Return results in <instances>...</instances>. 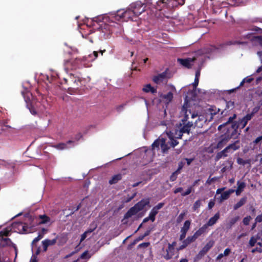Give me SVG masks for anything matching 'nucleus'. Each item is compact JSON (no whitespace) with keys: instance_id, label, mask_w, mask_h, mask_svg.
<instances>
[{"instance_id":"f257e3e1","label":"nucleus","mask_w":262,"mask_h":262,"mask_svg":"<svg viewBox=\"0 0 262 262\" xmlns=\"http://www.w3.org/2000/svg\"><path fill=\"white\" fill-rule=\"evenodd\" d=\"M200 76V72L197 71L195 73V77L194 82L192 86L193 90L188 93V95L186 96L185 104H184L181 112V119L182 123H180L179 125L176 121H166L162 123V125L166 126L165 130L166 135L168 137L167 139H165L163 138H159L156 140L152 144V149L155 150L156 148H159L160 146L163 152H165L170 147H174L176 146L178 142L175 139H179L181 137L183 133H188L190 130L191 127L193 125V122L188 121V116L191 115L192 119L194 118L196 115L194 113L191 114L190 111L187 110V103L191 99H195V89L199 83V79Z\"/></svg>"},{"instance_id":"f03ea898","label":"nucleus","mask_w":262,"mask_h":262,"mask_svg":"<svg viewBox=\"0 0 262 262\" xmlns=\"http://www.w3.org/2000/svg\"><path fill=\"white\" fill-rule=\"evenodd\" d=\"M136 16L134 15L133 11L129 7L126 10H119L108 15L99 16L95 19L96 21H102L105 25L108 26L106 28H104L105 31H102L104 33V37L107 39L110 37L112 32L121 34L123 31L122 25L116 21L121 20L128 21V20H134Z\"/></svg>"},{"instance_id":"7ed1b4c3","label":"nucleus","mask_w":262,"mask_h":262,"mask_svg":"<svg viewBox=\"0 0 262 262\" xmlns=\"http://www.w3.org/2000/svg\"><path fill=\"white\" fill-rule=\"evenodd\" d=\"M167 3H171V6L182 5L184 3V0H145V5L154 11V9L161 10L163 6Z\"/></svg>"},{"instance_id":"20e7f679","label":"nucleus","mask_w":262,"mask_h":262,"mask_svg":"<svg viewBox=\"0 0 262 262\" xmlns=\"http://www.w3.org/2000/svg\"><path fill=\"white\" fill-rule=\"evenodd\" d=\"M148 204L149 201L148 200H141L127 211V212L124 215V220L132 217L136 218V214L140 210H142L146 205H148Z\"/></svg>"},{"instance_id":"39448f33","label":"nucleus","mask_w":262,"mask_h":262,"mask_svg":"<svg viewBox=\"0 0 262 262\" xmlns=\"http://www.w3.org/2000/svg\"><path fill=\"white\" fill-rule=\"evenodd\" d=\"M165 93L159 94L160 100L166 105L171 102L173 99V93L176 91V88L172 85H168L165 88Z\"/></svg>"},{"instance_id":"423d86ee","label":"nucleus","mask_w":262,"mask_h":262,"mask_svg":"<svg viewBox=\"0 0 262 262\" xmlns=\"http://www.w3.org/2000/svg\"><path fill=\"white\" fill-rule=\"evenodd\" d=\"M215 114V112H213L211 110H208L205 115L199 116L198 120L195 122V126L202 127L207 121H210L212 119L213 115Z\"/></svg>"},{"instance_id":"0eeeda50","label":"nucleus","mask_w":262,"mask_h":262,"mask_svg":"<svg viewBox=\"0 0 262 262\" xmlns=\"http://www.w3.org/2000/svg\"><path fill=\"white\" fill-rule=\"evenodd\" d=\"M144 5L145 4H142L141 2H136L129 6V8L133 11V14L136 17L145 10L146 6H144Z\"/></svg>"},{"instance_id":"6e6552de","label":"nucleus","mask_w":262,"mask_h":262,"mask_svg":"<svg viewBox=\"0 0 262 262\" xmlns=\"http://www.w3.org/2000/svg\"><path fill=\"white\" fill-rule=\"evenodd\" d=\"M239 148V145L237 141L233 144H230L225 148L223 151L217 154L218 159L228 156V154L232 153L234 151Z\"/></svg>"},{"instance_id":"1a4fd4ad","label":"nucleus","mask_w":262,"mask_h":262,"mask_svg":"<svg viewBox=\"0 0 262 262\" xmlns=\"http://www.w3.org/2000/svg\"><path fill=\"white\" fill-rule=\"evenodd\" d=\"M12 228L14 230V231L20 233H26L31 231L27 224L23 223H14L12 225Z\"/></svg>"},{"instance_id":"9d476101","label":"nucleus","mask_w":262,"mask_h":262,"mask_svg":"<svg viewBox=\"0 0 262 262\" xmlns=\"http://www.w3.org/2000/svg\"><path fill=\"white\" fill-rule=\"evenodd\" d=\"M11 230V229L10 228H7L0 232V241H1L0 245L4 246L6 245L9 244L10 242V239L7 238V236L9 235Z\"/></svg>"},{"instance_id":"9b49d317","label":"nucleus","mask_w":262,"mask_h":262,"mask_svg":"<svg viewBox=\"0 0 262 262\" xmlns=\"http://www.w3.org/2000/svg\"><path fill=\"white\" fill-rule=\"evenodd\" d=\"M168 78V77H167L166 73L163 72L154 76L152 78V80L156 84H160L162 83L165 82Z\"/></svg>"},{"instance_id":"f8f14e48","label":"nucleus","mask_w":262,"mask_h":262,"mask_svg":"<svg viewBox=\"0 0 262 262\" xmlns=\"http://www.w3.org/2000/svg\"><path fill=\"white\" fill-rule=\"evenodd\" d=\"M200 59H197L195 58H187L185 59H178V61L179 62V63L184 67L190 68L193 65V63L195 60H199Z\"/></svg>"},{"instance_id":"ddd939ff","label":"nucleus","mask_w":262,"mask_h":262,"mask_svg":"<svg viewBox=\"0 0 262 262\" xmlns=\"http://www.w3.org/2000/svg\"><path fill=\"white\" fill-rule=\"evenodd\" d=\"M190 225V222L188 220L186 221L184 224L183 226L181 229V235L180 236V239L181 241L184 239L186 236L187 232L188 231Z\"/></svg>"},{"instance_id":"4468645a","label":"nucleus","mask_w":262,"mask_h":262,"mask_svg":"<svg viewBox=\"0 0 262 262\" xmlns=\"http://www.w3.org/2000/svg\"><path fill=\"white\" fill-rule=\"evenodd\" d=\"M57 242V238L53 239H46L42 241L43 251H47L49 246L54 245Z\"/></svg>"},{"instance_id":"2eb2a0df","label":"nucleus","mask_w":262,"mask_h":262,"mask_svg":"<svg viewBox=\"0 0 262 262\" xmlns=\"http://www.w3.org/2000/svg\"><path fill=\"white\" fill-rule=\"evenodd\" d=\"M254 113L247 114L246 116H245L242 119H241L238 123V126L241 127V128H243L245 127L248 121L251 120L252 117L253 116Z\"/></svg>"},{"instance_id":"dca6fc26","label":"nucleus","mask_w":262,"mask_h":262,"mask_svg":"<svg viewBox=\"0 0 262 262\" xmlns=\"http://www.w3.org/2000/svg\"><path fill=\"white\" fill-rule=\"evenodd\" d=\"M219 218L220 213L219 212H217L213 217H211L209 220L208 222L206 224L204 225V226H206V228L207 229L208 226H212L214 225L217 222Z\"/></svg>"},{"instance_id":"f3484780","label":"nucleus","mask_w":262,"mask_h":262,"mask_svg":"<svg viewBox=\"0 0 262 262\" xmlns=\"http://www.w3.org/2000/svg\"><path fill=\"white\" fill-rule=\"evenodd\" d=\"M176 245V243L173 242L171 244L168 245V249L166 250L167 254L165 256V258L167 259H170L173 255L174 247Z\"/></svg>"},{"instance_id":"a211bd4d","label":"nucleus","mask_w":262,"mask_h":262,"mask_svg":"<svg viewBox=\"0 0 262 262\" xmlns=\"http://www.w3.org/2000/svg\"><path fill=\"white\" fill-rule=\"evenodd\" d=\"M22 95L26 102L27 103V106H28V103L31 101L33 98L32 94L29 91L26 90L25 91L22 92Z\"/></svg>"},{"instance_id":"6ab92c4d","label":"nucleus","mask_w":262,"mask_h":262,"mask_svg":"<svg viewBox=\"0 0 262 262\" xmlns=\"http://www.w3.org/2000/svg\"><path fill=\"white\" fill-rule=\"evenodd\" d=\"M55 238H57V241H58V244L59 246L63 245L66 243L68 240L67 236L64 234L57 236Z\"/></svg>"},{"instance_id":"aec40b11","label":"nucleus","mask_w":262,"mask_h":262,"mask_svg":"<svg viewBox=\"0 0 262 262\" xmlns=\"http://www.w3.org/2000/svg\"><path fill=\"white\" fill-rule=\"evenodd\" d=\"M237 188L235 190L236 194L238 195L241 194V193L244 190V188L246 187V184L243 182L238 181L237 182Z\"/></svg>"},{"instance_id":"412c9836","label":"nucleus","mask_w":262,"mask_h":262,"mask_svg":"<svg viewBox=\"0 0 262 262\" xmlns=\"http://www.w3.org/2000/svg\"><path fill=\"white\" fill-rule=\"evenodd\" d=\"M230 138L229 137L225 136L223 137L220 141L217 144V147L219 148H222L229 140Z\"/></svg>"},{"instance_id":"4be33fe9","label":"nucleus","mask_w":262,"mask_h":262,"mask_svg":"<svg viewBox=\"0 0 262 262\" xmlns=\"http://www.w3.org/2000/svg\"><path fill=\"white\" fill-rule=\"evenodd\" d=\"M73 142L71 140L69 141L66 144L65 143H59L55 146V147L59 150H63L69 148L68 145L72 143Z\"/></svg>"},{"instance_id":"5701e85b","label":"nucleus","mask_w":262,"mask_h":262,"mask_svg":"<svg viewBox=\"0 0 262 262\" xmlns=\"http://www.w3.org/2000/svg\"><path fill=\"white\" fill-rule=\"evenodd\" d=\"M95 228V227H94L93 229H89L86 230L83 234H82L81 236L80 243H81L82 241H83L87 237L90 236L91 233L94 231Z\"/></svg>"},{"instance_id":"b1692460","label":"nucleus","mask_w":262,"mask_h":262,"mask_svg":"<svg viewBox=\"0 0 262 262\" xmlns=\"http://www.w3.org/2000/svg\"><path fill=\"white\" fill-rule=\"evenodd\" d=\"M95 228V227H94L93 229H89L86 230L83 234H82L81 236L80 243H81L82 241H83L87 237L90 236L91 233L94 231Z\"/></svg>"},{"instance_id":"393cba45","label":"nucleus","mask_w":262,"mask_h":262,"mask_svg":"<svg viewBox=\"0 0 262 262\" xmlns=\"http://www.w3.org/2000/svg\"><path fill=\"white\" fill-rule=\"evenodd\" d=\"M143 91L145 92H151L152 94L156 93L157 92V90L151 86L150 84H147L145 85L143 88Z\"/></svg>"},{"instance_id":"a878e982","label":"nucleus","mask_w":262,"mask_h":262,"mask_svg":"<svg viewBox=\"0 0 262 262\" xmlns=\"http://www.w3.org/2000/svg\"><path fill=\"white\" fill-rule=\"evenodd\" d=\"M207 228H206V226H203L201 228H200L198 230H197L193 235L196 239L198 237H199L200 235H201L202 234L204 233L207 231Z\"/></svg>"},{"instance_id":"bb28decb","label":"nucleus","mask_w":262,"mask_h":262,"mask_svg":"<svg viewBox=\"0 0 262 262\" xmlns=\"http://www.w3.org/2000/svg\"><path fill=\"white\" fill-rule=\"evenodd\" d=\"M40 220L39 222V224H49V225L52 224L50 218L47 216L40 215Z\"/></svg>"},{"instance_id":"cd10ccee","label":"nucleus","mask_w":262,"mask_h":262,"mask_svg":"<svg viewBox=\"0 0 262 262\" xmlns=\"http://www.w3.org/2000/svg\"><path fill=\"white\" fill-rule=\"evenodd\" d=\"M232 164L233 163L231 161H227L226 162V165L222 168L221 171L224 172L227 170L231 169L232 167Z\"/></svg>"},{"instance_id":"c85d7f7f","label":"nucleus","mask_w":262,"mask_h":262,"mask_svg":"<svg viewBox=\"0 0 262 262\" xmlns=\"http://www.w3.org/2000/svg\"><path fill=\"white\" fill-rule=\"evenodd\" d=\"M229 196V193L227 191H225L221 194V196L217 198V200L221 203L224 200L228 199Z\"/></svg>"},{"instance_id":"c756f323","label":"nucleus","mask_w":262,"mask_h":262,"mask_svg":"<svg viewBox=\"0 0 262 262\" xmlns=\"http://www.w3.org/2000/svg\"><path fill=\"white\" fill-rule=\"evenodd\" d=\"M158 211L157 209H155V208L154 207L149 213V220H150L152 222H154L155 219V216L158 213Z\"/></svg>"},{"instance_id":"7c9ffc66","label":"nucleus","mask_w":262,"mask_h":262,"mask_svg":"<svg viewBox=\"0 0 262 262\" xmlns=\"http://www.w3.org/2000/svg\"><path fill=\"white\" fill-rule=\"evenodd\" d=\"M246 198H243L242 199H241L240 200V201L239 202H238L234 206V210H236L238 208L241 207V206H242L245 203H246Z\"/></svg>"},{"instance_id":"2f4dec72","label":"nucleus","mask_w":262,"mask_h":262,"mask_svg":"<svg viewBox=\"0 0 262 262\" xmlns=\"http://www.w3.org/2000/svg\"><path fill=\"white\" fill-rule=\"evenodd\" d=\"M121 179V174H117L113 177V178L110 180L109 183L111 184H115L118 182Z\"/></svg>"},{"instance_id":"473e14b6","label":"nucleus","mask_w":262,"mask_h":262,"mask_svg":"<svg viewBox=\"0 0 262 262\" xmlns=\"http://www.w3.org/2000/svg\"><path fill=\"white\" fill-rule=\"evenodd\" d=\"M213 242L209 241L207 244L203 248V250L207 253L208 250L213 246Z\"/></svg>"},{"instance_id":"72a5a7b5","label":"nucleus","mask_w":262,"mask_h":262,"mask_svg":"<svg viewBox=\"0 0 262 262\" xmlns=\"http://www.w3.org/2000/svg\"><path fill=\"white\" fill-rule=\"evenodd\" d=\"M92 254L93 253L90 254L88 251H85L81 254L80 258L82 259H89L91 257Z\"/></svg>"},{"instance_id":"f704fd0d","label":"nucleus","mask_w":262,"mask_h":262,"mask_svg":"<svg viewBox=\"0 0 262 262\" xmlns=\"http://www.w3.org/2000/svg\"><path fill=\"white\" fill-rule=\"evenodd\" d=\"M123 39L125 40L126 42L130 43V44H134L135 42V40L133 38H129L126 35H123Z\"/></svg>"},{"instance_id":"c9c22d12","label":"nucleus","mask_w":262,"mask_h":262,"mask_svg":"<svg viewBox=\"0 0 262 262\" xmlns=\"http://www.w3.org/2000/svg\"><path fill=\"white\" fill-rule=\"evenodd\" d=\"M258 239V237H255L254 236H252L250 241H249V245L251 247H253L255 245V243L257 242V240Z\"/></svg>"},{"instance_id":"e433bc0d","label":"nucleus","mask_w":262,"mask_h":262,"mask_svg":"<svg viewBox=\"0 0 262 262\" xmlns=\"http://www.w3.org/2000/svg\"><path fill=\"white\" fill-rule=\"evenodd\" d=\"M252 80H253V78L250 77H246L241 82L239 86H242L244 84V83H245V82L250 83Z\"/></svg>"},{"instance_id":"4c0bfd02","label":"nucleus","mask_w":262,"mask_h":262,"mask_svg":"<svg viewBox=\"0 0 262 262\" xmlns=\"http://www.w3.org/2000/svg\"><path fill=\"white\" fill-rule=\"evenodd\" d=\"M201 205V202L200 200H198L195 202V203L193 204V209L194 210H197Z\"/></svg>"},{"instance_id":"58836bf2","label":"nucleus","mask_w":262,"mask_h":262,"mask_svg":"<svg viewBox=\"0 0 262 262\" xmlns=\"http://www.w3.org/2000/svg\"><path fill=\"white\" fill-rule=\"evenodd\" d=\"M239 220V217L236 216L234 218L232 219L229 222V225L230 227H231L233 225H234L238 220Z\"/></svg>"},{"instance_id":"ea45409f","label":"nucleus","mask_w":262,"mask_h":262,"mask_svg":"<svg viewBox=\"0 0 262 262\" xmlns=\"http://www.w3.org/2000/svg\"><path fill=\"white\" fill-rule=\"evenodd\" d=\"M251 220V217L250 216H247V217H245L244 219H243V223L246 225H247L249 224L250 220Z\"/></svg>"},{"instance_id":"a19ab883","label":"nucleus","mask_w":262,"mask_h":262,"mask_svg":"<svg viewBox=\"0 0 262 262\" xmlns=\"http://www.w3.org/2000/svg\"><path fill=\"white\" fill-rule=\"evenodd\" d=\"M42 238V234H39L36 238H35L33 241H32V244H34L39 241L40 239H41Z\"/></svg>"},{"instance_id":"79ce46f5","label":"nucleus","mask_w":262,"mask_h":262,"mask_svg":"<svg viewBox=\"0 0 262 262\" xmlns=\"http://www.w3.org/2000/svg\"><path fill=\"white\" fill-rule=\"evenodd\" d=\"M191 192V187H189L186 191L183 192L181 193L182 196H186L189 194Z\"/></svg>"},{"instance_id":"37998d69","label":"nucleus","mask_w":262,"mask_h":262,"mask_svg":"<svg viewBox=\"0 0 262 262\" xmlns=\"http://www.w3.org/2000/svg\"><path fill=\"white\" fill-rule=\"evenodd\" d=\"M187 239L190 244L196 239L193 235L192 236L187 237Z\"/></svg>"},{"instance_id":"c03bdc74","label":"nucleus","mask_w":262,"mask_h":262,"mask_svg":"<svg viewBox=\"0 0 262 262\" xmlns=\"http://www.w3.org/2000/svg\"><path fill=\"white\" fill-rule=\"evenodd\" d=\"M178 174V172L176 171L175 172L173 173V174L170 177V180L171 181H174L177 179V176Z\"/></svg>"},{"instance_id":"a18cd8bd","label":"nucleus","mask_w":262,"mask_h":262,"mask_svg":"<svg viewBox=\"0 0 262 262\" xmlns=\"http://www.w3.org/2000/svg\"><path fill=\"white\" fill-rule=\"evenodd\" d=\"M237 162L238 164H241V165H245L246 163V162L245 160H244L243 159L240 158L237 159Z\"/></svg>"},{"instance_id":"49530a36","label":"nucleus","mask_w":262,"mask_h":262,"mask_svg":"<svg viewBox=\"0 0 262 262\" xmlns=\"http://www.w3.org/2000/svg\"><path fill=\"white\" fill-rule=\"evenodd\" d=\"M30 262H37V256L35 255H33L31 257Z\"/></svg>"},{"instance_id":"de8ad7c7","label":"nucleus","mask_w":262,"mask_h":262,"mask_svg":"<svg viewBox=\"0 0 262 262\" xmlns=\"http://www.w3.org/2000/svg\"><path fill=\"white\" fill-rule=\"evenodd\" d=\"M255 221L259 223L262 222V213L256 217Z\"/></svg>"},{"instance_id":"09e8293b","label":"nucleus","mask_w":262,"mask_h":262,"mask_svg":"<svg viewBox=\"0 0 262 262\" xmlns=\"http://www.w3.org/2000/svg\"><path fill=\"white\" fill-rule=\"evenodd\" d=\"M163 206V204L162 203H159L157 205L155 206V209H157L158 211H159V209H160Z\"/></svg>"},{"instance_id":"8fccbe9b","label":"nucleus","mask_w":262,"mask_h":262,"mask_svg":"<svg viewBox=\"0 0 262 262\" xmlns=\"http://www.w3.org/2000/svg\"><path fill=\"white\" fill-rule=\"evenodd\" d=\"M256 251L258 252L259 253H261L262 249L260 248H256L252 249L251 252L252 253H255Z\"/></svg>"},{"instance_id":"3c124183","label":"nucleus","mask_w":262,"mask_h":262,"mask_svg":"<svg viewBox=\"0 0 262 262\" xmlns=\"http://www.w3.org/2000/svg\"><path fill=\"white\" fill-rule=\"evenodd\" d=\"M231 250L229 248H227L225 250L224 252V256H227L230 252Z\"/></svg>"},{"instance_id":"603ef678","label":"nucleus","mask_w":262,"mask_h":262,"mask_svg":"<svg viewBox=\"0 0 262 262\" xmlns=\"http://www.w3.org/2000/svg\"><path fill=\"white\" fill-rule=\"evenodd\" d=\"M214 205V202L213 201H210L208 203V208L211 209Z\"/></svg>"},{"instance_id":"864d4df0","label":"nucleus","mask_w":262,"mask_h":262,"mask_svg":"<svg viewBox=\"0 0 262 262\" xmlns=\"http://www.w3.org/2000/svg\"><path fill=\"white\" fill-rule=\"evenodd\" d=\"M225 187L217 189L216 191V194H221L225 190Z\"/></svg>"},{"instance_id":"5fc2aeb1","label":"nucleus","mask_w":262,"mask_h":262,"mask_svg":"<svg viewBox=\"0 0 262 262\" xmlns=\"http://www.w3.org/2000/svg\"><path fill=\"white\" fill-rule=\"evenodd\" d=\"M215 178H209L207 181H206V183L207 184H210L212 182H213L215 180Z\"/></svg>"},{"instance_id":"6e6d98bb","label":"nucleus","mask_w":262,"mask_h":262,"mask_svg":"<svg viewBox=\"0 0 262 262\" xmlns=\"http://www.w3.org/2000/svg\"><path fill=\"white\" fill-rule=\"evenodd\" d=\"M244 36H245L247 38L250 39H252L254 37L253 34L251 33H248L246 35H244Z\"/></svg>"},{"instance_id":"4d7b16f0","label":"nucleus","mask_w":262,"mask_h":262,"mask_svg":"<svg viewBox=\"0 0 262 262\" xmlns=\"http://www.w3.org/2000/svg\"><path fill=\"white\" fill-rule=\"evenodd\" d=\"M261 140H262V136L257 137L255 141H254V143L255 144H257L259 142H260Z\"/></svg>"},{"instance_id":"13d9d810","label":"nucleus","mask_w":262,"mask_h":262,"mask_svg":"<svg viewBox=\"0 0 262 262\" xmlns=\"http://www.w3.org/2000/svg\"><path fill=\"white\" fill-rule=\"evenodd\" d=\"M206 252H205L203 249H202L198 254V256L202 257L206 254Z\"/></svg>"},{"instance_id":"bf43d9fd","label":"nucleus","mask_w":262,"mask_h":262,"mask_svg":"<svg viewBox=\"0 0 262 262\" xmlns=\"http://www.w3.org/2000/svg\"><path fill=\"white\" fill-rule=\"evenodd\" d=\"M182 190L183 189L181 187L177 188L174 190V193H177L178 192H182Z\"/></svg>"},{"instance_id":"052dcab7","label":"nucleus","mask_w":262,"mask_h":262,"mask_svg":"<svg viewBox=\"0 0 262 262\" xmlns=\"http://www.w3.org/2000/svg\"><path fill=\"white\" fill-rule=\"evenodd\" d=\"M47 232V230L46 229L43 228L40 232L39 233V234H42V237H43L44 235L46 234Z\"/></svg>"},{"instance_id":"680f3d73","label":"nucleus","mask_w":262,"mask_h":262,"mask_svg":"<svg viewBox=\"0 0 262 262\" xmlns=\"http://www.w3.org/2000/svg\"><path fill=\"white\" fill-rule=\"evenodd\" d=\"M29 110H30V111L31 112V113L33 115H35L36 114V111L34 110V108H33V107H29Z\"/></svg>"},{"instance_id":"e2e57ef3","label":"nucleus","mask_w":262,"mask_h":262,"mask_svg":"<svg viewBox=\"0 0 262 262\" xmlns=\"http://www.w3.org/2000/svg\"><path fill=\"white\" fill-rule=\"evenodd\" d=\"M93 55H94V58L93 59H92V60H95V59H96V58H97V57H98V52H96V51H94V52H93Z\"/></svg>"},{"instance_id":"0e129e2a","label":"nucleus","mask_w":262,"mask_h":262,"mask_svg":"<svg viewBox=\"0 0 262 262\" xmlns=\"http://www.w3.org/2000/svg\"><path fill=\"white\" fill-rule=\"evenodd\" d=\"M183 244H185V246H187L189 244H190L189 241H187L186 238L183 242Z\"/></svg>"},{"instance_id":"69168bd1","label":"nucleus","mask_w":262,"mask_h":262,"mask_svg":"<svg viewBox=\"0 0 262 262\" xmlns=\"http://www.w3.org/2000/svg\"><path fill=\"white\" fill-rule=\"evenodd\" d=\"M226 191L227 193H229V195L230 196L231 193H233L235 191V190L234 189H229V190Z\"/></svg>"},{"instance_id":"338daca9","label":"nucleus","mask_w":262,"mask_h":262,"mask_svg":"<svg viewBox=\"0 0 262 262\" xmlns=\"http://www.w3.org/2000/svg\"><path fill=\"white\" fill-rule=\"evenodd\" d=\"M82 136L80 134H79L78 135H77L76 137V140H79L81 138Z\"/></svg>"},{"instance_id":"774afa93","label":"nucleus","mask_w":262,"mask_h":262,"mask_svg":"<svg viewBox=\"0 0 262 262\" xmlns=\"http://www.w3.org/2000/svg\"><path fill=\"white\" fill-rule=\"evenodd\" d=\"M180 262H188V259L186 258L182 259Z\"/></svg>"}]
</instances>
